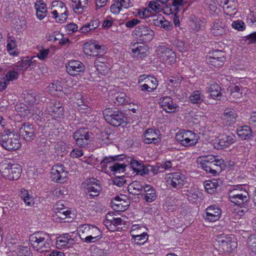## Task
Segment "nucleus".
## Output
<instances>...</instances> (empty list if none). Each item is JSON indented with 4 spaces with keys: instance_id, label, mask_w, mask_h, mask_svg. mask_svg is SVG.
Listing matches in <instances>:
<instances>
[{
    "instance_id": "1",
    "label": "nucleus",
    "mask_w": 256,
    "mask_h": 256,
    "mask_svg": "<svg viewBox=\"0 0 256 256\" xmlns=\"http://www.w3.org/2000/svg\"><path fill=\"white\" fill-rule=\"evenodd\" d=\"M29 241L32 248L38 252H47L50 250L52 240L47 233L36 232L30 236Z\"/></svg>"
},
{
    "instance_id": "2",
    "label": "nucleus",
    "mask_w": 256,
    "mask_h": 256,
    "mask_svg": "<svg viewBox=\"0 0 256 256\" xmlns=\"http://www.w3.org/2000/svg\"><path fill=\"white\" fill-rule=\"evenodd\" d=\"M200 164L204 170L213 176L220 174L224 167V160L218 159L213 155H208L201 158Z\"/></svg>"
},
{
    "instance_id": "3",
    "label": "nucleus",
    "mask_w": 256,
    "mask_h": 256,
    "mask_svg": "<svg viewBox=\"0 0 256 256\" xmlns=\"http://www.w3.org/2000/svg\"><path fill=\"white\" fill-rule=\"evenodd\" d=\"M0 144L2 148L8 151H14L21 146L19 136L16 132L10 130L1 134Z\"/></svg>"
},
{
    "instance_id": "4",
    "label": "nucleus",
    "mask_w": 256,
    "mask_h": 256,
    "mask_svg": "<svg viewBox=\"0 0 256 256\" xmlns=\"http://www.w3.org/2000/svg\"><path fill=\"white\" fill-rule=\"evenodd\" d=\"M78 233L80 238L86 243L96 242L101 238L102 232L100 229L94 225L84 224L78 228Z\"/></svg>"
},
{
    "instance_id": "5",
    "label": "nucleus",
    "mask_w": 256,
    "mask_h": 256,
    "mask_svg": "<svg viewBox=\"0 0 256 256\" xmlns=\"http://www.w3.org/2000/svg\"><path fill=\"white\" fill-rule=\"evenodd\" d=\"M0 172L6 178L16 180L20 176L22 168L17 164L6 163V161H3L0 164Z\"/></svg>"
},
{
    "instance_id": "6",
    "label": "nucleus",
    "mask_w": 256,
    "mask_h": 256,
    "mask_svg": "<svg viewBox=\"0 0 256 256\" xmlns=\"http://www.w3.org/2000/svg\"><path fill=\"white\" fill-rule=\"evenodd\" d=\"M103 114L107 122L114 126H118L124 122V114L116 108H106Z\"/></svg>"
},
{
    "instance_id": "7",
    "label": "nucleus",
    "mask_w": 256,
    "mask_h": 256,
    "mask_svg": "<svg viewBox=\"0 0 256 256\" xmlns=\"http://www.w3.org/2000/svg\"><path fill=\"white\" fill-rule=\"evenodd\" d=\"M216 245L220 252H231L237 247V243L228 236L220 235L216 236Z\"/></svg>"
},
{
    "instance_id": "8",
    "label": "nucleus",
    "mask_w": 256,
    "mask_h": 256,
    "mask_svg": "<svg viewBox=\"0 0 256 256\" xmlns=\"http://www.w3.org/2000/svg\"><path fill=\"white\" fill-rule=\"evenodd\" d=\"M92 134L86 128H82L74 132L73 138L76 144L80 147H85L92 140Z\"/></svg>"
},
{
    "instance_id": "9",
    "label": "nucleus",
    "mask_w": 256,
    "mask_h": 256,
    "mask_svg": "<svg viewBox=\"0 0 256 256\" xmlns=\"http://www.w3.org/2000/svg\"><path fill=\"white\" fill-rule=\"evenodd\" d=\"M156 52L160 59L166 63L171 64L176 62V54L174 52L166 46H158Z\"/></svg>"
},
{
    "instance_id": "10",
    "label": "nucleus",
    "mask_w": 256,
    "mask_h": 256,
    "mask_svg": "<svg viewBox=\"0 0 256 256\" xmlns=\"http://www.w3.org/2000/svg\"><path fill=\"white\" fill-rule=\"evenodd\" d=\"M52 14L57 22L64 23L68 18L67 9L64 2L60 1L54 2Z\"/></svg>"
},
{
    "instance_id": "11",
    "label": "nucleus",
    "mask_w": 256,
    "mask_h": 256,
    "mask_svg": "<svg viewBox=\"0 0 256 256\" xmlns=\"http://www.w3.org/2000/svg\"><path fill=\"white\" fill-rule=\"evenodd\" d=\"M86 194L88 198L98 196L102 188L100 181L94 178H91L85 182Z\"/></svg>"
},
{
    "instance_id": "12",
    "label": "nucleus",
    "mask_w": 256,
    "mask_h": 256,
    "mask_svg": "<svg viewBox=\"0 0 256 256\" xmlns=\"http://www.w3.org/2000/svg\"><path fill=\"white\" fill-rule=\"evenodd\" d=\"M154 32L147 26L140 25L137 26L134 30V34L142 43L150 42L154 38Z\"/></svg>"
},
{
    "instance_id": "13",
    "label": "nucleus",
    "mask_w": 256,
    "mask_h": 256,
    "mask_svg": "<svg viewBox=\"0 0 256 256\" xmlns=\"http://www.w3.org/2000/svg\"><path fill=\"white\" fill-rule=\"evenodd\" d=\"M18 131L21 138L27 142L32 141L36 136V130L34 126L29 122L21 124Z\"/></svg>"
},
{
    "instance_id": "14",
    "label": "nucleus",
    "mask_w": 256,
    "mask_h": 256,
    "mask_svg": "<svg viewBox=\"0 0 256 256\" xmlns=\"http://www.w3.org/2000/svg\"><path fill=\"white\" fill-rule=\"evenodd\" d=\"M50 178L54 182L64 183L67 180L68 172L62 164L54 165L51 170Z\"/></svg>"
},
{
    "instance_id": "15",
    "label": "nucleus",
    "mask_w": 256,
    "mask_h": 256,
    "mask_svg": "<svg viewBox=\"0 0 256 256\" xmlns=\"http://www.w3.org/2000/svg\"><path fill=\"white\" fill-rule=\"evenodd\" d=\"M226 60L224 52L220 50H212L209 53V56L206 58L207 64L216 68H220L222 66Z\"/></svg>"
},
{
    "instance_id": "16",
    "label": "nucleus",
    "mask_w": 256,
    "mask_h": 256,
    "mask_svg": "<svg viewBox=\"0 0 256 256\" xmlns=\"http://www.w3.org/2000/svg\"><path fill=\"white\" fill-rule=\"evenodd\" d=\"M142 82H144V84L140 86L141 90L142 91L152 92L156 88L158 84V82L155 78L144 74L140 76L138 84Z\"/></svg>"
},
{
    "instance_id": "17",
    "label": "nucleus",
    "mask_w": 256,
    "mask_h": 256,
    "mask_svg": "<svg viewBox=\"0 0 256 256\" xmlns=\"http://www.w3.org/2000/svg\"><path fill=\"white\" fill-rule=\"evenodd\" d=\"M168 182L172 188H181L187 182L185 176L180 172H176L169 174Z\"/></svg>"
},
{
    "instance_id": "18",
    "label": "nucleus",
    "mask_w": 256,
    "mask_h": 256,
    "mask_svg": "<svg viewBox=\"0 0 256 256\" xmlns=\"http://www.w3.org/2000/svg\"><path fill=\"white\" fill-rule=\"evenodd\" d=\"M84 52L85 54L92 56H102L104 50L101 46L94 42H86L84 47Z\"/></svg>"
},
{
    "instance_id": "19",
    "label": "nucleus",
    "mask_w": 256,
    "mask_h": 256,
    "mask_svg": "<svg viewBox=\"0 0 256 256\" xmlns=\"http://www.w3.org/2000/svg\"><path fill=\"white\" fill-rule=\"evenodd\" d=\"M85 66L84 64L78 60H70L66 64V72L72 76L80 74L84 72Z\"/></svg>"
},
{
    "instance_id": "20",
    "label": "nucleus",
    "mask_w": 256,
    "mask_h": 256,
    "mask_svg": "<svg viewBox=\"0 0 256 256\" xmlns=\"http://www.w3.org/2000/svg\"><path fill=\"white\" fill-rule=\"evenodd\" d=\"M160 132L158 130L152 128L148 129L144 135V142L146 144L154 143L156 144L161 140Z\"/></svg>"
},
{
    "instance_id": "21",
    "label": "nucleus",
    "mask_w": 256,
    "mask_h": 256,
    "mask_svg": "<svg viewBox=\"0 0 256 256\" xmlns=\"http://www.w3.org/2000/svg\"><path fill=\"white\" fill-rule=\"evenodd\" d=\"M222 211L216 206H210L206 210V214L204 216L205 220L213 222L218 220L221 216Z\"/></svg>"
},
{
    "instance_id": "22",
    "label": "nucleus",
    "mask_w": 256,
    "mask_h": 256,
    "mask_svg": "<svg viewBox=\"0 0 256 256\" xmlns=\"http://www.w3.org/2000/svg\"><path fill=\"white\" fill-rule=\"evenodd\" d=\"M48 112L56 118H60L64 114L62 104L58 101L52 102L47 108Z\"/></svg>"
},
{
    "instance_id": "23",
    "label": "nucleus",
    "mask_w": 256,
    "mask_h": 256,
    "mask_svg": "<svg viewBox=\"0 0 256 256\" xmlns=\"http://www.w3.org/2000/svg\"><path fill=\"white\" fill-rule=\"evenodd\" d=\"M100 22L98 18H93L89 22L84 24L79 30V32L86 35L92 34L100 26Z\"/></svg>"
},
{
    "instance_id": "24",
    "label": "nucleus",
    "mask_w": 256,
    "mask_h": 256,
    "mask_svg": "<svg viewBox=\"0 0 256 256\" xmlns=\"http://www.w3.org/2000/svg\"><path fill=\"white\" fill-rule=\"evenodd\" d=\"M236 141V136L231 134L229 135L223 134L218 143L214 144V147L217 149H222L230 146Z\"/></svg>"
},
{
    "instance_id": "25",
    "label": "nucleus",
    "mask_w": 256,
    "mask_h": 256,
    "mask_svg": "<svg viewBox=\"0 0 256 256\" xmlns=\"http://www.w3.org/2000/svg\"><path fill=\"white\" fill-rule=\"evenodd\" d=\"M132 51L134 53L133 56L137 58H142L146 56L148 50V47L142 44L139 45L138 43H131Z\"/></svg>"
},
{
    "instance_id": "26",
    "label": "nucleus",
    "mask_w": 256,
    "mask_h": 256,
    "mask_svg": "<svg viewBox=\"0 0 256 256\" xmlns=\"http://www.w3.org/2000/svg\"><path fill=\"white\" fill-rule=\"evenodd\" d=\"M160 104L162 109L167 112H174L177 105L174 103L173 100L170 96H164L160 98Z\"/></svg>"
},
{
    "instance_id": "27",
    "label": "nucleus",
    "mask_w": 256,
    "mask_h": 256,
    "mask_svg": "<svg viewBox=\"0 0 256 256\" xmlns=\"http://www.w3.org/2000/svg\"><path fill=\"white\" fill-rule=\"evenodd\" d=\"M237 117L236 111L232 108H228L224 110L222 119L225 125L230 126L236 122Z\"/></svg>"
},
{
    "instance_id": "28",
    "label": "nucleus",
    "mask_w": 256,
    "mask_h": 256,
    "mask_svg": "<svg viewBox=\"0 0 256 256\" xmlns=\"http://www.w3.org/2000/svg\"><path fill=\"white\" fill-rule=\"evenodd\" d=\"M231 202L238 205L241 207L246 208L248 203L250 202V197L248 192L240 194V195L229 198Z\"/></svg>"
},
{
    "instance_id": "29",
    "label": "nucleus",
    "mask_w": 256,
    "mask_h": 256,
    "mask_svg": "<svg viewBox=\"0 0 256 256\" xmlns=\"http://www.w3.org/2000/svg\"><path fill=\"white\" fill-rule=\"evenodd\" d=\"M212 34L214 36H218L226 34V29L224 23L217 20L213 23L210 30Z\"/></svg>"
},
{
    "instance_id": "30",
    "label": "nucleus",
    "mask_w": 256,
    "mask_h": 256,
    "mask_svg": "<svg viewBox=\"0 0 256 256\" xmlns=\"http://www.w3.org/2000/svg\"><path fill=\"white\" fill-rule=\"evenodd\" d=\"M24 94L25 101L29 103L30 104H37L40 101L42 102V98H44V97L40 96V94L32 90L26 92Z\"/></svg>"
},
{
    "instance_id": "31",
    "label": "nucleus",
    "mask_w": 256,
    "mask_h": 256,
    "mask_svg": "<svg viewBox=\"0 0 256 256\" xmlns=\"http://www.w3.org/2000/svg\"><path fill=\"white\" fill-rule=\"evenodd\" d=\"M142 196L147 202H152L156 200V190L152 186L145 184V187Z\"/></svg>"
},
{
    "instance_id": "32",
    "label": "nucleus",
    "mask_w": 256,
    "mask_h": 256,
    "mask_svg": "<svg viewBox=\"0 0 256 256\" xmlns=\"http://www.w3.org/2000/svg\"><path fill=\"white\" fill-rule=\"evenodd\" d=\"M130 167L136 174L141 176L148 174L150 170L148 167L142 164L136 160L131 159L130 162Z\"/></svg>"
},
{
    "instance_id": "33",
    "label": "nucleus",
    "mask_w": 256,
    "mask_h": 256,
    "mask_svg": "<svg viewBox=\"0 0 256 256\" xmlns=\"http://www.w3.org/2000/svg\"><path fill=\"white\" fill-rule=\"evenodd\" d=\"M182 136H184V139L185 140L186 146H192L198 142V138L196 134L192 131L183 130Z\"/></svg>"
},
{
    "instance_id": "34",
    "label": "nucleus",
    "mask_w": 256,
    "mask_h": 256,
    "mask_svg": "<svg viewBox=\"0 0 256 256\" xmlns=\"http://www.w3.org/2000/svg\"><path fill=\"white\" fill-rule=\"evenodd\" d=\"M130 234L133 238L134 242L138 245L144 244L148 240V234L146 232H142L141 234H137L136 228L132 229Z\"/></svg>"
},
{
    "instance_id": "35",
    "label": "nucleus",
    "mask_w": 256,
    "mask_h": 256,
    "mask_svg": "<svg viewBox=\"0 0 256 256\" xmlns=\"http://www.w3.org/2000/svg\"><path fill=\"white\" fill-rule=\"evenodd\" d=\"M60 206H64L62 202L59 201L54 206V209L56 215L62 220L65 219L66 218L69 217L70 214V211L66 208H60Z\"/></svg>"
},
{
    "instance_id": "36",
    "label": "nucleus",
    "mask_w": 256,
    "mask_h": 256,
    "mask_svg": "<svg viewBox=\"0 0 256 256\" xmlns=\"http://www.w3.org/2000/svg\"><path fill=\"white\" fill-rule=\"evenodd\" d=\"M144 187L145 184H143L138 181H134L129 184L128 189L130 194L134 195H142Z\"/></svg>"
},
{
    "instance_id": "37",
    "label": "nucleus",
    "mask_w": 256,
    "mask_h": 256,
    "mask_svg": "<svg viewBox=\"0 0 256 256\" xmlns=\"http://www.w3.org/2000/svg\"><path fill=\"white\" fill-rule=\"evenodd\" d=\"M34 7L37 18L40 20H42L46 16L47 13L46 4L42 0H38L35 2Z\"/></svg>"
},
{
    "instance_id": "38",
    "label": "nucleus",
    "mask_w": 256,
    "mask_h": 256,
    "mask_svg": "<svg viewBox=\"0 0 256 256\" xmlns=\"http://www.w3.org/2000/svg\"><path fill=\"white\" fill-rule=\"evenodd\" d=\"M72 7L76 13H82L87 8L88 0H72Z\"/></svg>"
},
{
    "instance_id": "39",
    "label": "nucleus",
    "mask_w": 256,
    "mask_h": 256,
    "mask_svg": "<svg viewBox=\"0 0 256 256\" xmlns=\"http://www.w3.org/2000/svg\"><path fill=\"white\" fill-rule=\"evenodd\" d=\"M74 240L72 238L71 236L68 234H64L62 236H59L56 238V247L60 248L66 246L71 241Z\"/></svg>"
},
{
    "instance_id": "40",
    "label": "nucleus",
    "mask_w": 256,
    "mask_h": 256,
    "mask_svg": "<svg viewBox=\"0 0 256 256\" xmlns=\"http://www.w3.org/2000/svg\"><path fill=\"white\" fill-rule=\"evenodd\" d=\"M204 99V96L200 90L194 91L189 97L190 101L194 104H200L202 103Z\"/></svg>"
},
{
    "instance_id": "41",
    "label": "nucleus",
    "mask_w": 256,
    "mask_h": 256,
    "mask_svg": "<svg viewBox=\"0 0 256 256\" xmlns=\"http://www.w3.org/2000/svg\"><path fill=\"white\" fill-rule=\"evenodd\" d=\"M111 204L114 210L118 212H123L127 209L129 206L128 200H111Z\"/></svg>"
},
{
    "instance_id": "42",
    "label": "nucleus",
    "mask_w": 256,
    "mask_h": 256,
    "mask_svg": "<svg viewBox=\"0 0 256 256\" xmlns=\"http://www.w3.org/2000/svg\"><path fill=\"white\" fill-rule=\"evenodd\" d=\"M237 134L240 138L245 140L248 139L252 136V131L249 126H244L238 128Z\"/></svg>"
},
{
    "instance_id": "43",
    "label": "nucleus",
    "mask_w": 256,
    "mask_h": 256,
    "mask_svg": "<svg viewBox=\"0 0 256 256\" xmlns=\"http://www.w3.org/2000/svg\"><path fill=\"white\" fill-rule=\"evenodd\" d=\"M221 88L216 83L213 82L208 88V92L210 94V97L214 99L220 100L218 97L221 96Z\"/></svg>"
},
{
    "instance_id": "44",
    "label": "nucleus",
    "mask_w": 256,
    "mask_h": 256,
    "mask_svg": "<svg viewBox=\"0 0 256 256\" xmlns=\"http://www.w3.org/2000/svg\"><path fill=\"white\" fill-rule=\"evenodd\" d=\"M218 186V181L216 180L206 181L204 184L205 189L209 194L214 193Z\"/></svg>"
},
{
    "instance_id": "45",
    "label": "nucleus",
    "mask_w": 256,
    "mask_h": 256,
    "mask_svg": "<svg viewBox=\"0 0 256 256\" xmlns=\"http://www.w3.org/2000/svg\"><path fill=\"white\" fill-rule=\"evenodd\" d=\"M192 21L194 23V28L196 30H199L204 28L206 24V19L204 18H196L195 16L190 17Z\"/></svg>"
},
{
    "instance_id": "46",
    "label": "nucleus",
    "mask_w": 256,
    "mask_h": 256,
    "mask_svg": "<svg viewBox=\"0 0 256 256\" xmlns=\"http://www.w3.org/2000/svg\"><path fill=\"white\" fill-rule=\"evenodd\" d=\"M112 100L116 105L123 104L126 101V94L122 92H116L112 96Z\"/></svg>"
},
{
    "instance_id": "47",
    "label": "nucleus",
    "mask_w": 256,
    "mask_h": 256,
    "mask_svg": "<svg viewBox=\"0 0 256 256\" xmlns=\"http://www.w3.org/2000/svg\"><path fill=\"white\" fill-rule=\"evenodd\" d=\"M48 91L52 94H56L55 92H62L63 86L60 82L59 81L54 82L50 84L48 87Z\"/></svg>"
},
{
    "instance_id": "48",
    "label": "nucleus",
    "mask_w": 256,
    "mask_h": 256,
    "mask_svg": "<svg viewBox=\"0 0 256 256\" xmlns=\"http://www.w3.org/2000/svg\"><path fill=\"white\" fill-rule=\"evenodd\" d=\"M94 66L98 72L104 76L108 74L110 70V64L108 62H102Z\"/></svg>"
},
{
    "instance_id": "49",
    "label": "nucleus",
    "mask_w": 256,
    "mask_h": 256,
    "mask_svg": "<svg viewBox=\"0 0 256 256\" xmlns=\"http://www.w3.org/2000/svg\"><path fill=\"white\" fill-rule=\"evenodd\" d=\"M242 96V92L240 88L238 86H234L231 89V92L230 96V98L232 100L240 98Z\"/></svg>"
},
{
    "instance_id": "50",
    "label": "nucleus",
    "mask_w": 256,
    "mask_h": 256,
    "mask_svg": "<svg viewBox=\"0 0 256 256\" xmlns=\"http://www.w3.org/2000/svg\"><path fill=\"white\" fill-rule=\"evenodd\" d=\"M126 164H124L115 163L112 166H110V168L112 172L116 174L117 173L124 172L126 170Z\"/></svg>"
},
{
    "instance_id": "51",
    "label": "nucleus",
    "mask_w": 256,
    "mask_h": 256,
    "mask_svg": "<svg viewBox=\"0 0 256 256\" xmlns=\"http://www.w3.org/2000/svg\"><path fill=\"white\" fill-rule=\"evenodd\" d=\"M248 244L252 251L256 254V234H252L248 237Z\"/></svg>"
},
{
    "instance_id": "52",
    "label": "nucleus",
    "mask_w": 256,
    "mask_h": 256,
    "mask_svg": "<svg viewBox=\"0 0 256 256\" xmlns=\"http://www.w3.org/2000/svg\"><path fill=\"white\" fill-rule=\"evenodd\" d=\"M116 217V212H109L107 214L106 217V220L104 221V223L106 226L108 227H110V228H112V221H114V219Z\"/></svg>"
},
{
    "instance_id": "53",
    "label": "nucleus",
    "mask_w": 256,
    "mask_h": 256,
    "mask_svg": "<svg viewBox=\"0 0 256 256\" xmlns=\"http://www.w3.org/2000/svg\"><path fill=\"white\" fill-rule=\"evenodd\" d=\"M246 192H247L246 190H242L241 186H237L236 188H234L229 190L228 197L229 198L231 197L232 198L233 196H236L237 195H240V194Z\"/></svg>"
},
{
    "instance_id": "54",
    "label": "nucleus",
    "mask_w": 256,
    "mask_h": 256,
    "mask_svg": "<svg viewBox=\"0 0 256 256\" xmlns=\"http://www.w3.org/2000/svg\"><path fill=\"white\" fill-rule=\"evenodd\" d=\"M5 204V206L3 207L4 212H8V214H12V212L17 210L18 207L16 204H14L13 202H10L8 204V206Z\"/></svg>"
},
{
    "instance_id": "55",
    "label": "nucleus",
    "mask_w": 256,
    "mask_h": 256,
    "mask_svg": "<svg viewBox=\"0 0 256 256\" xmlns=\"http://www.w3.org/2000/svg\"><path fill=\"white\" fill-rule=\"evenodd\" d=\"M18 256H32V251L28 246H22L19 248L18 252Z\"/></svg>"
},
{
    "instance_id": "56",
    "label": "nucleus",
    "mask_w": 256,
    "mask_h": 256,
    "mask_svg": "<svg viewBox=\"0 0 256 256\" xmlns=\"http://www.w3.org/2000/svg\"><path fill=\"white\" fill-rule=\"evenodd\" d=\"M113 220H114L112 221V228H110V227H108V228L109 230H111L112 231L115 230L116 228H120L119 226H122L124 222L120 218L116 217Z\"/></svg>"
},
{
    "instance_id": "57",
    "label": "nucleus",
    "mask_w": 256,
    "mask_h": 256,
    "mask_svg": "<svg viewBox=\"0 0 256 256\" xmlns=\"http://www.w3.org/2000/svg\"><path fill=\"white\" fill-rule=\"evenodd\" d=\"M18 78V74L15 70H10L6 74L4 78L8 82L10 81H13Z\"/></svg>"
},
{
    "instance_id": "58",
    "label": "nucleus",
    "mask_w": 256,
    "mask_h": 256,
    "mask_svg": "<svg viewBox=\"0 0 256 256\" xmlns=\"http://www.w3.org/2000/svg\"><path fill=\"white\" fill-rule=\"evenodd\" d=\"M232 28L240 31L244 30L246 28L244 23L242 20H235L232 24Z\"/></svg>"
},
{
    "instance_id": "59",
    "label": "nucleus",
    "mask_w": 256,
    "mask_h": 256,
    "mask_svg": "<svg viewBox=\"0 0 256 256\" xmlns=\"http://www.w3.org/2000/svg\"><path fill=\"white\" fill-rule=\"evenodd\" d=\"M119 156H106L101 161V164L103 166H107V164L110 162H114L118 160V158Z\"/></svg>"
},
{
    "instance_id": "60",
    "label": "nucleus",
    "mask_w": 256,
    "mask_h": 256,
    "mask_svg": "<svg viewBox=\"0 0 256 256\" xmlns=\"http://www.w3.org/2000/svg\"><path fill=\"white\" fill-rule=\"evenodd\" d=\"M50 53V50L48 48L42 49L39 50L36 54V56L41 60L46 59Z\"/></svg>"
},
{
    "instance_id": "61",
    "label": "nucleus",
    "mask_w": 256,
    "mask_h": 256,
    "mask_svg": "<svg viewBox=\"0 0 256 256\" xmlns=\"http://www.w3.org/2000/svg\"><path fill=\"white\" fill-rule=\"evenodd\" d=\"M118 2L117 0L110 6V11L114 14H118L120 12L122 8Z\"/></svg>"
},
{
    "instance_id": "62",
    "label": "nucleus",
    "mask_w": 256,
    "mask_h": 256,
    "mask_svg": "<svg viewBox=\"0 0 256 256\" xmlns=\"http://www.w3.org/2000/svg\"><path fill=\"white\" fill-rule=\"evenodd\" d=\"M126 182V180L123 176H118L113 180L114 184L118 186H122Z\"/></svg>"
},
{
    "instance_id": "63",
    "label": "nucleus",
    "mask_w": 256,
    "mask_h": 256,
    "mask_svg": "<svg viewBox=\"0 0 256 256\" xmlns=\"http://www.w3.org/2000/svg\"><path fill=\"white\" fill-rule=\"evenodd\" d=\"M149 8L156 12H159L162 10L161 6L157 2H150L148 4Z\"/></svg>"
},
{
    "instance_id": "64",
    "label": "nucleus",
    "mask_w": 256,
    "mask_h": 256,
    "mask_svg": "<svg viewBox=\"0 0 256 256\" xmlns=\"http://www.w3.org/2000/svg\"><path fill=\"white\" fill-rule=\"evenodd\" d=\"M66 29L69 34H71L78 30V26L74 23H70L66 26Z\"/></svg>"
}]
</instances>
